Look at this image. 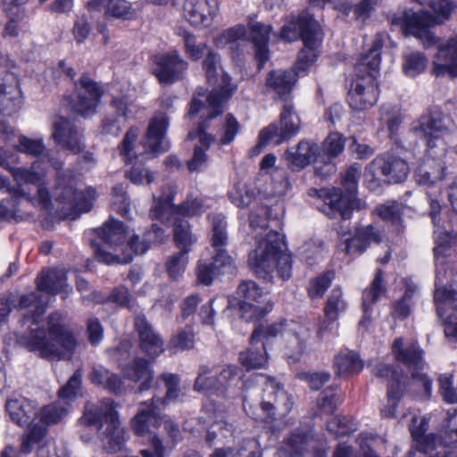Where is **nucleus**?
<instances>
[{"label":"nucleus","instance_id":"obj_63","mask_svg":"<svg viewBox=\"0 0 457 457\" xmlns=\"http://www.w3.org/2000/svg\"><path fill=\"white\" fill-rule=\"evenodd\" d=\"M334 278V273L328 271L310 280L308 295L311 298H321L330 287Z\"/></svg>","mask_w":457,"mask_h":457},{"label":"nucleus","instance_id":"obj_52","mask_svg":"<svg viewBox=\"0 0 457 457\" xmlns=\"http://www.w3.org/2000/svg\"><path fill=\"white\" fill-rule=\"evenodd\" d=\"M271 27L262 23L252 26L251 37L255 46V58L259 62V69H262L269 59L267 44L269 41Z\"/></svg>","mask_w":457,"mask_h":457},{"label":"nucleus","instance_id":"obj_19","mask_svg":"<svg viewBox=\"0 0 457 457\" xmlns=\"http://www.w3.org/2000/svg\"><path fill=\"white\" fill-rule=\"evenodd\" d=\"M381 240L382 233L380 229L370 224L343 233L339 248L346 255L355 257L363 253L371 243H379Z\"/></svg>","mask_w":457,"mask_h":457},{"label":"nucleus","instance_id":"obj_26","mask_svg":"<svg viewBox=\"0 0 457 457\" xmlns=\"http://www.w3.org/2000/svg\"><path fill=\"white\" fill-rule=\"evenodd\" d=\"M219 11L218 0H185L182 15L195 27H208Z\"/></svg>","mask_w":457,"mask_h":457},{"label":"nucleus","instance_id":"obj_18","mask_svg":"<svg viewBox=\"0 0 457 457\" xmlns=\"http://www.w3.org/2000/svg\"><path fill=\"white\" fill-rule=\"evenodd\" d=\"M319 198L323 201L320 210L330 218L341 216L347 220L351 217L353 210H362L366 204L352 195H343L341 189L321 188L318 193Z\"/></svg>","mask_w":457,"mask_h":457},{"label":"nucleus","instance_id":"obj_47","mask_svg":"<svg viewBox=\"0 0 457 457\" xmlns=\"http://www.w3.org/2000/svg\"><path fill=\"white\" fill-rule=\"evenodd\" d=\"M386 293V287L383 283V271L377 270L375 278L371 281L369 288L364 290L362 294V309L363 317L360 321V325H364L370 320L371 314V305L376 303Z\"/></svg>","mask_w":457,"mask_h":457},{"label":"nucleus","instance_id":"obj_49","mask_svg":"<svg viewBox=\"0 0 457 457\" xmlns=\"http://www.w3.org/2000/svg\"><path fill=\"white\" fill-rule=\"evenodd\" d=\"M296 76L294 71H272L266 78V86L280 98L287 97L293 88ZM285 100L287 101V98Z\"/></svg>","mask_w":457,"mask_h":457},{"label":"nucleus","instance_id":"obj_15","mask_svg":"<svg viewBox=\"0 0 457 457\" xmlns=\"http://www.w3.org/2000/svg\"><path fill=\"white\" fill-rule=\"evenodd\" d=\"M39 168V162L36 161L29 169H12V175L17 184L14 190L15 197H21L28 203L32 201V195L37 194L39 204L47 207L50 204L48 191L43 187V175L36 171Z\"/></svg>","mask_w":457,"mask_h":457},{"label":"nucleus","instance_id":"obj_8","mask_svg":"<svg viewBox=\"0 0 457 457\" xmlns=\"http://www.w3.org/2000/svg\"><path fill=\"white\" fill-rule=\"evenodd\" d=\"M280 335L285 346V355L289 362L297 361L304 353L311 337L309 327L295 320H284L278 323L258 326L252 334V343L270 341Z\"/></svg>","mask_w":457,"mask_h":457},{"label":"nucleus","instance_id":"obj_17","mask_svg":"<svg viewBox=\"0 0 457 457\" xmlns=\"http://www.w3.org/2000/svg\"><path fill=\"white\" fill-rule=\"evenodd\" d=\"M237 294L240 298L238 302L240 315L246 321L262 319L273 308V304L270 301L262 300V289L253 280L240 283Z\"/></svg>","mask_w":457,"mask_h":457},{"label":"nucleus","instance_id":"obj_35","mask_svg":"<svg viewBox=\"0 0 457 457\" xmlns=\"http://www.w3.org/2000/svg\"><path fill=\"white\" fill-rule=\"evenodd\" d=\"M204 411L207 414V421L211 423L206 435L208 443L212 444L218 437L227 439L233 436L234 427L224 420L225 415L222 411H218L212 403H205Z\"/></svg>","mask_w":457,"mask_h":457},{"label":"nucleus","instance_id":"obj_32","mask_svg":"<svg viewBox=\"0 0 457 457\" xmlns=\"http://www.w3.org/2000/svg\"><path fill=\"white\" fill-rule=\"evenodd\" d=\"M5 410L11 420L20 427L32 426L37 417V404L25 397L9 399Z\"/></svg>","mask_w":457,"mask_h":457},{"label":"nucleus","instance_id":"obj_43","mask_svg":"<svg viewBox=\"0 0 457 457\" xmlns=\"http://www.w3.org/2000/svg\"><path fill=\"white\" fill-rule=\"evenodd\" d=\"M320 146L310 141H301L295 148L287 151L286 158L294 166L303 168L312 162H317Z\"/></svg>","mask_w":457,"mask_h":457},{"label":"nucleus","instance_id":"obj_31","mask_svg":"<svg viewBox=\"0 0 457 457\" xmlns=\"http://www.w3.org/2000/svg\"><path fill=\"white\" fill-rule=\"evenodd\" d=\"M135 327L139 336L140 347L144 353L152 358H155L163 353L162 339L144 316H137Z\"/></svg>","mask_w":457,"mask_h":457},{"label":"nucleus","instance_id":"obj_16","mask_svg":"<svg viewBox=\"0 0 457 457\" xmlns=\"http://www.w3.org/2000/svg\"><path fill=\"white\" fill-rule=\"evenodd\" d=\"M104 93L102 85L84 74L74 85L73 93L70 96V107L85 118L90 117L96 112Z\"/></svg>","mask_w":457,"mask_h":457},{"label":"nucleus","instance_id":"obj_29","mask_svg":"<svg viewBox=\"0 0 457 457\" xmlns=\"http://www.w3.org/2000/svg\"><path fill=\"white\" fill-rule=\"evenodd\" d=\"M53 137L63 149L74 154L82 152L85 148L83 136L70 120L59 117L54 122Z\"/></svg>","mask_w":457,"mask_h":457},{"label":"nucleus","instance_id":"obj_25","mask_svg":"<svg viewBox=\"0 0 457 457\" xmlns=\"http://www.w3.org/2000/svg\"><path fill=\"white\" fill-rule=\"evenodd\" d=\"M431 73L436 77L457 78V36L438 46L432 60Z\"/></svg>","mask_w":457,"mask_h":457},{"label":"nucleus","instance_id":"obj_12","mask_svg":"<svg viewBox=\"0 0 457 457\" xmlns=\"http://www.w3.org/2000/svg\"><path fill=\"white\" fill-rule=\"evenodd\" d=\"M176 187L173 184H167L163 187L162 195L154 199V204L151 209L150 215L154 220L169 221L170 216L184 219L199 215L204 211V205L200 199L187 200L179 205L172 204Z\"/></svg>","mask_w":457,"mask_h":457},{"label":"nucleus","instance_id":"obj_58","mask_svg":"<svg viewBox=\"0 0 457 457\" xmlns=\"http://www.w3.org/2000/svg\"><path fill=\"white\" fill-rule=\"evenodd\" d=\"M209 218L212 222V246L225 247L228 243V233L224 216L212 214Z\"/></svg>","mask_w":457,"mask_h":457},{"label":"nucleus","instance_id":"obj_7","mask_svg":"<svg viewBox=\"0 0 457 457\" xmlns=\"http://www.w3.org/2000/svg\"><path fill=\"white\" fill-rule=\"evenodd\" d=\"M437 14L436 17L426 12H404L399 18L394 17L392 22L399 24L409 34L419 38L423 46L429 48L438 43V38L429 30V28L441 24L448 19L454 4L451 0H424Z\"/></svg>","mask_w":457,"mask_h":457},{"label":"nucleus","instance_id":"obj_42","mask_svg":"<svg viewBox=\"0 0 457 457\" xmlns=\"http://www.w3.org/2000/svg\"><path fill=\"white\" fill-rule=\"evenodd\" d=\"M121 370L126 378L140 383L139 391L150 388L154 378V372L147 361L142 358H135L129 364L123 367Z\"/></svg>","mask_w":457,"mask_h":457},{"label":"nucleus","instance_id":"obj_13","mask_svg":"<svg viewBox=\"0 0 457 457\" xmlns=\"http://www.w3.org/2000/svg\"><path fill=\"white\" fill-rule=\"evenodd\" d=\"M300 118L291 103L286 102L280 112V126L273 123L261 130L257 145L253 148L258 154L270 143L280 145L295 136L300 129Z\"/></svg>","mask_w":457,"mask_h":457},{"label":"nucleus","instance_id":"obj_34","mask_svg":"<svg viewBox=\"0 0 457 457\" xmlns=\"http://www.w3.org/2000/svg\"><path fill=\"white\" fill-rule=\"evenodd\" d=\"M159 405L151 403H142L137 414L131 420L133 431L140 436L151 434V427L161 426L162 417L159 415Z\"/></svg>","mask_w":457,"mask_h":457},{"label":"nucleus","instance_id":"obj_3","mask_svg":"<svg viewBox=\"0 0 457 457\" xmlns=\"http://www.w3.org/2000/svg\"><path fill=\"white\" fill-rule=\"evenodd\" d=\"M20 342L29 351L37 352L41 358L49 361L71 360L78 345L59 312L48 317L47 333L43 328H31L21 336Z\"/></svg>","mask_w":457,"mask_h":457},{"label":"nucleus","instance_id":"obj_55","mask_svg":"<svg viewBox=\"0 0 457 457\" xmlns=\"http://www.w3.org/2000/svg\"><path fill=\"white\" fill-rule=\"evenodd\" d=\"M158 382H163L166 387V394L163 398L157 397L154 395L151 401L153 404L164 406L170 402L177 400L180 395V387H179V378L178 375L172 373H165L161 375L158 379Z\"/></svg>","mask_w":457,"mask_h":457},{"label":"nucleus","instance_id":"obj_20","mask_svg":"<svg viewBox=\"0 0 457 457\" xmlns=\"http://www.w3.org/2000/svg\"><path fill=\"white\" fill-rule=\"evenodd\" d=\"M447 245L438 244L434 249L436 259V290L434 295L435 303L436 304L437 312L441 314L444 306H449L452 309L457 310V282H452L448 286H443L445 278V271L444 270V259L441 255L446 250Z\"/></svg>","mask_w":457,"mask_h":457},{"label":"nucleus","instance_id":"obj_27","mask_svg":"<svg viewBox=\"0 0 457 457\" xmlns=\"http://www.w3.org/2000/svg\"><path fill=\"white\" fill-rule=\"evenodd\" d=\"M169 126V118L166 113L157 112L151 119L143 145L145 151L159 154L168 151L170 144L165 139Z\"/></svg>","mask_w":457,"mask_h":457},{"label":"nucleus","instance_id":"obj_30","mask_svg":"<svg viewBox=\"0 0 457 457\" xmlns=\"http://www.w3.org/2000/svg\"><path fill=\"white\" fill-rule=\"evenodd\" d=\"M428 428V418L427 416H417L416 414L411 418V424L410 425V431L414 442V447L424 453H428L436 448L439 445H447L445 444V437L440 439L435 434L425 435Z\"/></svg>","mask_w":457,"mask_h":457},{"label":"nucleus","instance_id":"obj_6","mask_svg":"<svg viewBox=\"0 0 457 457\" xmlns=\"http://www.w3.org/2000/svg\"><path fill=\"white\" fill-rule=\"evenodd\" d=\"M256 378L263 386V398L259 407L252 402L251 395L244 394L245 412L253 420L263 422H271L278 416L287 415L293 409L294 402L283 386L272 377L257 375Z\"/></svg>","mask_w":457,"mask_h":457},{"label":"nucleus","instance_id":"obj_64","mask_svg":"<svg viewBox=\"0 0 457 457\" xmlns=\"http://www.w3.org/2000/svg\"><path fill=\"white\" fill-rule=\"evenodd\" d=\"M453 374H441L438 377L439 393L447 403H457V389L453 386Z\"/></svg>","mask_w":457,"mask_h":457},{"label":"nucleus","instance_id":"obj_37","mask_svg":"<svg viewBox=\"0 0 457 457\" xmlns=\"http://www.w3.org/2000/svg\"><path fill=\"white\" fill-rule=\"evenodd\" d=\"M375 372L379 378H390L387 386V403L381 409V415L385 418H394L399 403L396 387L401 385V378L389 365L385 363H378Z\"/></svg>","mask_w":457,"mask_h":457},{"label":"nucleus","instance_id":"obj_45","mask_svg":"<svg viewBox=\"0 0 457 457\" xmlns=\"http://www.w3.org/2000/svg\"><path fill=\"white\" fill-rule=\"evenodd\" d=\"M168 222L173 223V239L180 253L187 254L197 242V237L192 233L191 226L185 219L170 216Z\"/></svg>","mask_w":457,"mask_h":457},{"label":"nucleus","instance_id":"obj_51","mask_svg":"<svg viewBox=\"0 0 457 457\" xmlns=\"http://www.w3.org/2000/svg\"><path fill=\"white\" fill-rule=\"evenodd\" d=\"M18 308L20 310L29 309V313H24L23 318L26 320H31L33 324H37L46 312V304L38 293L32 292L21 296Z\"/></svg>","mask_w":457,"mask_h":457},{"label":"nucleus","instance_id":"obj_2","mask_svg":"<svg viewBox=\"0 0 457 457\" xmlns=\"http://www.w3.org/2000/svg\"><path fill=\"white\" fill-rule=\"evenodd\" d=\"M268 207H261L256 213L250 215V227L255 232L256 247L248 254V266L256 278L263 282L274 283L278 278L283 281L292 276V255L287 248L284 237L278 232L268 228Z\"/></svg>","mask_w":457,"mask_h":457},{"label":"nucleus","instance_id":"obj_5","mask_svg":"<svg viewBox=\"0 0 457 457\" xmlns=\"http://www.w3.org/2000/svg\"><path fill=\"white\" fill-rule=\"evenodd\" d=\"M117 407L111 398H104L97 403H87L79 419L82 425L96 428L97 437L106 452L120 451L126 441Z\"/></svg>","mask_w":457,"mask_h":457},{"label":"nucleus","instance_id":"obj_1","mask_svg":"<svg viewBox=\"0 0 457 457\" xmlns=\"http://www.w3.org/2000/svg\"><path fill=\"white\" fill-rule=\"evenodd\" d=\"M450 125V119L439 110L430 111L411 122V131L427 144V159L416 171L420 184L433 185L445 179V158L449 149L457 154V129H452Z\"/></svg>","mask_w":457,"mask_h":457},{"label":"nucleus","instance_id":"obj_14","mask_svg":"<svg viewBox=\"0 0 457 457\" xmlns=\"http://www.w3.org/2000/svg\"><path fill=\"white\" fill-rule=\"evenodd\" d=\"M409 171L410 168L405 159L386 153L376 157L366 167L365 179L374 186L382 179L387 183H399L407 178Z\"/></svg>","mask_w":457,"mask_h":457},{"label":"nucleus","instance_id":"obj_22","mask_svg":"<svg viewBox=\"0 0 457 457\" xmlns=\"http://www.w3.org/2000/svg\"><path fill=\"white\" fill-rule=\"evenodd\" d=\"M167 238L168 235L165 230L158 225L153 224L151 228L145 233L142 241L139 240L137 236L132 237L128 241V247L130 251L125 253L124 256L113 257L112 255L109 259L102 253L101 249H98L96 253L107 263H129L132 261L134 254H143L148 250L150 245L162 243Z\"/></svg>","mask_w":457,"mask_h":457},{"label":"nucleus","instance_id":"obj_54","mask_svg":"<svg viewBox=\"0 0 457 457\" xmlns=\"http://www.w3.org/2000/svg\"><path fill=\"white\" fill-rule=\"evenodd\" d=\"M334 367L337 373L343 376L360 372L363 363L355 352L345 351L335 357Z\"/></svg>","mask_w":457,"mask_h":457},{"label":"nucleus","instance_id":"obj_36","mask_svg":"<svg viewBox=\"0 0 457 457\" xmlns=\"http://www.w3.org/2000/svg\"><path fill=\"white\" fill-rule=\"evenodd\" d=\"M218 396L230 398L238 395L240 388L238 384L241 379L240 370L236 365L227 364L217 367L215 370Z\"/></svg>","mask_w":457,"mask_h":457},{"label":"nucleus","instance_id":"obj_38","mask_svg":"<svg viewBox=\"0 0 457 457\" xmlns=\"http://www.w3.org/2000/svg\"><path fill=\"white\" fill-rule=\"evenodd\" d=\"M317 23L306 15L293 17L281 29L280 37L287 42L302 38L304 42L305 35H317Z\"/></svg>","mask_w":457,"mask_h":457},{"label":"nucleus","instance_id":"obj_9","mask_svg":"<svg viewBox=\"0 0 457 457\" xmlns=\"http://www.w3.org/2000/svg\"><path fill=\"white\" fill-rule=\"evenodd\" d=\"M203 70L210 84L220 82L218 88L213 89L207 96L209 114L207 120H212L223 112V104L231 97L236 87L231 84V79L224 72L220 64V56L214 50L207 51L203 60Z\"/></svg>","mask_w":457,"mask_h":457},{"label":"nucleus","instance_id":"obj_4","mask_svg":"<svg viewBox=\"0 0 457 457\" xmlns=\"http://www.w3.org/2000/svg\"><path fill=\"white\" fill-rule=\"evenodd\" d=\"M382 35H377L372 46L355 64L356 79L353 81L347 101L353 110L361 111L373 106L378 96L376 78L381 62Z\"/></svg>","mask_w":457,"mask_h":457},{"label":"nucleus","instance_id":"obj_57","mask_svg":"<svg viewBox=\"0 0 457 457\" xmlns=\"http://www.w3.org/2000/svg\"><path fill=\"white\" fill-rule=\"evenodd\" d=\"M428 65L426 55L420 52L407 54L403 57V70L406 76L414 78L422 73Z\"/></svg>","mask_w":457,"mask_h":457},{"label":"nucleus","instance_id":"obj_61","mask_svg":"<svg viewBox=\"0 0 457 457\" xmlns=\"http://www.w3.org/2000/svg\"><path fill=\"white\" fill-rule=\"evenodd\" d=\"M328 430L336 437L344 436L354 432L357 424L352 418L335 417L327 423Z\"/></svg>","mask_w":457,"mask_h":457},{"label":"nucleus","instance_id":"obj_24","mask_svg":"<svg viewBox=\"0 0 457 457\" xmlns=\"http://www.w3.org/2000/svg\"><path fill=\"white\" fill-rule=\"evenodd\" d=\"M153 73L162 84H172L182 79L188 68V63L177 50L154 57Z\"/></svg>","mask_w":457,"mask_h":457},{"label":"nucleus","instance_id":"obj_10","mask_svg":"<svg viewBox=\"0 0 457 457\" xmlns=\"http://www.w3.org/2000/svg\"><path fill=\"white\" fill-rule=\"evenodd\" d=\"M55 169L57 173L55 197L60 203L68 204V210L75 212H89L94 200L96 199V191L92 187L87 188L85 191H77L74 187V175L71 170L59 171L62 168V162L51 156L50 152L44 154Z\"/></svg>","mask_w":457,"mask_h":457},{"label":"nucleus","instance_id":"obj_53","mask_svg":"<svg viewBox=\"0 0 457 457\" xmlns=\"http://www.w3.org/2000/svg\"><path fill=\"white\" fill-rule=\"evenodd\" d=\"M26 2L27 0L3 1L4 10L10 18L4 29V34L6 36L15 37L19 34V21L24 17V10L21 8V5Z\"/></svg>","mask_w":457,"mask_h":457},{"label":"nucleus","instance_id":"obj_44","mask_svg":"<svg viewBox=\"0 0 457 457\" xmlns=\"http://www.w3.org/2000/svg\"><path fill=\"white\" fill-rule=\"evenodd\" d=\"M270 341L261 340L252 343L250 340V347L239 353V362L246 370L260 369L266 365L268 357L266 347Z\"/></svg>","mask_w":457,"mask_h":457},{"label":"nucleus","instance_id":"obj_33","mask_svg":"<svg viewBox=\"0 0 457 457\" xmlns=\"http://www.w3.org/2000/svg\"><path fill=\"white\" fill-rule=\"evenodd\" d=\"M421 370H412L408 382L401 378V385L396 387V395L399 396V399L405 392L411 393L413 396L421 400H427L431 396L432 379Z\"/></svg>","mask_w":457,"mask_h":457},{"label":"nucleus","instance_id":"obj_46","mask_svg":"<svg viewBox=\"0 0 457 457\" xmlns=\"http://www.w3.org/2000/svg\"><path fill=\"white\" fill-rule=\"evenodd\" d=\"M346 308L347 303L344 299L341 288L335 287L331 291L324 307L325 317L328 320L329 331L332 336L337 334L338 316L345 312Z\"/></svg>","mask_w":457,"mask_h":457},{"label":"nucleus","instance_id":"obj_59","mask_svg":"<svg viewBox=\"0 0 457 457\" xmlns=\"http://www.w3.org/2000/svg\"><path fill=\"white\" fill-rule=\"evenodd\" d=\"M184 43V52L186 55L192 61L200 60L204 53L208 50L207 44L198 43L195 35L190 32L184 31L182 34Z\"/></svg>","mask_w":457,"mask_h":457},{"label":"nucleus","instance_id":"obj_11","mask_svg":"<svg viewBox=\"0 0 457 457\" xmlns=\"http://www.w3.org/2000/svg\"><path fill=\"white\" fill-rule=\"evenodd\" d=\"M69 412V404L62 400L49 403L37 411V417L42 424L36 423L21 436V453H29L39 445L47 434L46 426L55 425L61 422Z\"/></svg>","mask_w":457,"mask_h":457},{"label":"nucleus","instance_id":"obj_56","mask_svg":"<svg viewBox=\"0 0 457 457\" xmlns=\"http://www.w3.org/2000/svg\"><path fill=\"white\" fill-rule=\"evenodd\" d=\"M212 370L206 365L199 367L197 377L194 383V390L206 395H217L218 390H221L222 387H217L216 376L212 375Z\"/></svg>","mask_w":457,"mask_h":457},{"label":"nucleus","instance_id":"obj_39","mask_svg":"<svg viewBox=\"0 0 457 457\" xmlns=\"http://www.w3.org/2000/svg\"><path fill=\"white\" fill-rule=\"evenodd\" d=\"M87 7L89 11H101L105 7L104 15L123 20H132L136 17V10L126 0H88Z\"/></svg>","mask_w":457,"mask_h":457},{"label":"nucleus","instance_id":"obj_62","mask_svg":"<svg viewBox=\"0 0 457 457\" xmlns=\"http://www.w3.org/2000/svg\"><path fill=\"white\" fill-rule=\"evenodd\" d=\"M15 148L22 154L34 157H38L46 152V145L42 138H30L26 136L19 137Z\"/></svg>","mask_w":457,"mask_h":457},{"label":"nucleus","instance_id":"obj_40","mask_svg":"<svg viewBox=\"0 0 457 457\" xmlns=\"http://www.w3.org/2000/svg\"><path fill=\"white\" fill-rule=\"evenodd\" d=\"M207 120L199 124L195 131L188 133V138L194 139L199 137L201 144L204 146V149L201 146H195L194 150L193 157L187 162V168L190 171L200 170L207 162V155L205 152L209 148L210 145L214 141L213 136L205 132L207 128Z\"/></svg>","mask_w":457,"mask_h":457},{"label":"nucleus","instance_id":"obj_41","mask_svg":"<svg viewBox=\"0 0 457 457\" xmlns=\"http://www.w3.org/2000/svg\"><path fill=\"white\" fill-rule=\"evenodd\" d=\"M314 445L312 428H297L285 440L282 450L289 456H296L314 448Z\"/></svg>","mask_w":457,"mask_h":457},{"label":"nucleus","instance_id":"obj_28","mask_svg":"<svg viewBox=\"0 0 457 457\" xmlns=\"http://www.w3.org/2000/svg\"><path fill=\"white\" fill-rule=\"evenodd\" d=\"M392 353L395 361L403 364L411 371L423 370L425 361L423 350L413 340H405L403 337L395 339L392 345Z\"/></svg>","mask_w":457,"mask_h":457},{"label":"nucleus","instance_id":"obj_60","mask_svg":"<svg viewBox=\"0 0 457 457\" xmlns=\"http://www.w3.org/2000/svg\"><path fill=\"white\" fill-rule=\"evenodd\" d=\"M241 126L237 120L231 114H227L224 118L219 133V143L226 145L234 141L239 133Z\"/></svg>","mask_w":457,"mask_h":457},{"label":"nucleus","instance_id":"obj_48","mask_svg":"<svg viewBox=\"0 0 457 457\" xmlns=\"http://www.w3.org/2000/svg\"><path fill=\"white\" fill-rule=\"evenodd\" d=\"M66 272L62 269L43 270L37 278V287L51 295H55L67 287Z\"/></svg>","mask_w":457,"mask_h":457},{"label":"nucleus","instance_id":"obj_50","mask_svg":"<svg viewBox=\"0 0 457 457\" xmlns=\"http://www.w3.org/2000/svg\"><path fill=\"white\" fill-rule=\"evenodd\" d=\"M321 42V38L317 35H305L304 36V48L298 54L297 61L295 64V71L297 76L305 72L310 65H312L317 56V49L319 48Z\"/></svg>","mask_w":457,"mask_h":457},{"label":"nucleus","instance_id":"obj_21","mask_svg":"<svg viewBox=\"0 0 457 457\" xmlns=\"http://www.w3.org/2000/svg\"><path fill=\"white\" fill-rule=\"evenodd\" d=\"M127 237V230L124 224L121 221L112 220L104 223L102 228V238L104 240V246L94 245L95 254L96 258L105 263L102 258L96 253L98 249H101L103 254L111 259L112 255L124 256L125 253L130 250L128 247V243L124 245ZM106 264H108L106 262Z\"/></svg>","mask_w":457,"mask_h":457},{"label":"nucleus","instance_id":"obj_23","mask_svg":"<svg viewBox=\"0 0 457 457\" xmlns=\"http://www.w3.org/2000/svg\"><path fill=\"white\" fill-rule=\"evenodd\" d=\"M22 104L19 82L13 72H5L0 85V135L8 133L9 127L3 117L15 112Z\"/></svg>","mask_w":457,"mask_h":457}]
</instances>
